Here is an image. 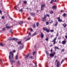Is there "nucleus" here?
<instances>
[{
	"label": "nucleus",
	"instance_id": "1",
	"mask_svg": "<svg viewBox=\"0 0 67 67\" xmlns=\"http://www.w3.org/2000/svg\"><path fill=\"white\" fill-rule=\"evenodd\" d=\"M14 57V53H12V52H9V58L10 60V63L11 64H12L13 63H15V61L14 60H11V59H13L14 58H13Z\"/></svg>",
	"mask_w": 67,
	"mask_h": 67
},
{
	"label": "nucleus",
	"instance_id": "2",
	"mask_svg": "<svg viewBox=\"0 0 67 67\" xmlns=\"http://www.w3.org/2000/svg\"><path fill=\"white\" fill-rule=\"evenodd\" d=\"M43 30L44 31H45L47 33H49V31H50L49 29H48L47 28H46V27H43Z\"/></svg>",
	"mask_w": 67,
	"mask_h": 67
},
{
	"label": "nucleus",
	"instance_id": "3",
	"mask_svg": "<svg viewBox=\"0 0 67 67\" xmlns=\"http://www.w3.org/2000/svg\"><path fill=\"white\" fill-rule=\"evenodd\" d=\"M57 40V39L56 38H54V39L52 41V42H53V44L54 45H55V44H56V41Z\"/></svg>",
	"mask_w": 67,
	"mask_h": 67
},
{
	"label": "nucleus",
	"instance_id": "4",
	"mask_svg": "<svg viewBox=\"0 0 67 67\" xmlns=\"http://www.w3.org/2000/svg\"><path fill=\"white\" fill-rule=\"evenodd\" d=\"M47 17L46 16V15H44V17L42 18V20L43 22H44V21H45L46 20V18Z\"/></svg>",
	"mask_w": 67,
	"mask_h": 67
},
{
	"label": "nucleus",
	"instance_id": "5",
	"mask_svg": "<svg viewBox=\"0 0 67 67\" xmlns=\"http://www.w3.org/2000/svg\"><path fill=\"white\" fill-rule=\"evenodd\" d=\"M57 5H54L52 7V9H54V10H56L57 9Z\"/></svg>",
	"mask_w": 67,
	"mask_h": 67
},
{
	"label": "nucleus",
	"instance_id": "6",
	"mask_svg": "<svg viewBox=\"0 0 67 67\" xmlns=\"http://www.w3.org/2000/svg\"><path fill=\"white\" fill-rule=\"evenodd\" d=\"M60 65V62L59 61H58L57 63V67H59Z\"/></svg>",
	"mask_w": 67,
	"mask_h": 67
},
{
	"label": "nucleus",
	"instance_id": "7",
	"mask_svg": "<svg viewBox=\"0 0 67 67\" xmlns=\"http://www.w3.org/2000/svg\"><path fill=\"white\" fill-rule=\"evenodd\" d=\"M44 34H43V33H42V32H41V33L40 35V37L41 38H43L44 37Z\"/></svg>",
	"mask_w": 67,
	"mask_h": 67
},
{
	"label": "nucleus",
	"instance_id": "8",
	"mask_svg": "<svg viewBox=\"0 0 67 67\" xmlns=\"http://www.w3.org/2000/svg\"><path fill=\"white\" fill-rule=\"evenodd\" d=\"M30 15L32 16H34L35 15V14L34 13H30Z\"/></svg>",
	"mask_w": 67,
	"mask_h": 67
},
{
	"label": "nucleus",
	"instance_id": "9",
	"mask_svg": "<svg viewBox=\"0 0 67 67\" xmlns=\"http://www.w3.org/2000/svg\"><path fill=\"white\" fill-rule=\"evenodd\" d=\"M57 19L58 20V21L59 22H62V20L60 19V17H58L57 18Z\"/></svg>",
	"mask_w": 67,
	"mask_h": 67
},
{
	"label": "nucleus",
	"instance_id": "10",
	"mask_svg": "<svg viewBox=\"0 0 67 67\" xmlns=\"http://www.w3.org/2000/svg\"><path fill=\"white\" fill-rule=\"evenodd\" d=\"M62 43L63 45H65L66 43V41L65 40H64L62 41Z\"/></svg>",
	"mask_w": 67,
	"mask_h": 67
},
{
	"label": "nucleus",
	"instance_id": "11",
	"mask_svg": "<svg viewBox=\"0 0 67 67\" xmlns=\"http://www.w3.org/2000/svg\"><path fill=\"white\" fill-rule=\"evenodd\" d=\"M55 26H57V25L58 23V22L57 21V20L55 21Z\"/></svg>",
	"mask_w": 67,
	"mask_h": 67
},
{
	"label": "nucleus",
	"instance_id": "12",
	"mask_svg": "<svg viewBox=\"0 0 67 67\" xmlns=\"http://www.w3.org/2000/svg\"><path fill=\"white\" fill-rule=\"evenodd\" d=\"M63 26L64 27V28H65L66 27V26H67V25L65 23L64 24H63Z\"/></svg>",
	"mask_w": 67,
	"mask_h": 67
},
{
	"label": "nucleus",
	"instance_id": "13",
	"mask_svg": "<svg viewBox=\"0 0 67 67\" xmlns=\"http://www.w3.org/2000/svg\"><path fill=\"white\" fill-rule=\"evenodd\" d=\"M50 57H54V55L53 53H51L50 54Z\"/></svg>",
	"mask_w": 67,
	"mask_h": 67
},
{
	"label": "nucleus",
	"instance_id": "14",
	"mask_svg": "<svg viewBox=\"0 0 67 67\" xmlns=\"http://www.w3.org/2000/svg\"><path fill=\"white\" fill-rule=\"evenodd\" d=\"M29 57V55L27 54L26 56L25 57V59H26V58H27Z\"/></svg>",
	"mask_w": 67,
	"mask_h": 67
},
{
	"label": "nucleus",
	"instance_id": "15",
	"mask_svg": "<svg viewBox=\"0 0 67 67\" xmlns=\"http://www.w3.org/2000/svg\"><path fill=\"white\" fill-rule=\"evenodd\" d=\"M18 45H20L22 43L21 41H19L17 42Z\"/></svg>",
	"mask_w": 67,
	"mask_h": 67
},
{
	"label": "nucleus",
	"instance_id": "16",
	"mask_svg": "<svg viewBox=\"0 0 67 67\" xmlns=\"http://www.w3.org/2000/svg\"><path fill=\"white\" fill-rule=\"evenodd\" d=\"M18 59L19 58H18V55H17L15 57V59H16V60H18Z\"/></svg>",
	"mask_w": 67,
	"mask_h": 67
},
{
	"label": "nucleus",
	"instance_id": "17",
	"mask_svg": "<svg viewBox=\"0 0 67 67\" xmlns=\"http://www.w3.org/2000/svg\"><path fill=\"white\" fill-rule=\"evenodd\" d=\"M66 59H67V58H65L64 60V59L62 61L61 64H62V63H63V62H64V61H65V60H66Z\"/></svg>",
	"mask_w": 67,
	"mask_h": 67
},
{
	"label": "nucleus",
	"instance_id": "18",
	"mask_svg": "<svg viewBox=\"0 0 67 67\" xmlns=\"http://www.w3.org/2000/svg\"><path fill=\"white\" fill-rule=\"evenodd\" d=\"M45 5H46L45 4H44L43 5H41V7H42V8L45 7Z\"/></svg>",
	"mask_w": 67,
	"mask_h": 67
},
{
	"label": "nucleus",
	"instance_id": "19",
	"mask_svg": "<svg viewBox=\"0 0 67 67\" xmlns=\"http://www.w3.org/2000/svg\"><path fill=\"white\" fill-rule=\"evenodd\" d=\"M67 14L65 13H64L63 14V16H64V17H65V16H67Z\"/></svg>",
	"mask_w": 67,
	"mask_h": 67
},
{
	"label": "nucleus",
	"instance_id": "20",
	"mask_svg": "<svg viewBox=\"0 0 67 67\" xmlns=\"http://www.w3.org/2000/svg\"><path fill=\"white\" fill-rule=\"evenodd\" d=\"M14 38H12L11 39H8L7 40V41H9V40L10 41H11V40H12V41H13V40H14Z\"/></svg>",
	"mask_w": 67,
	"mask_h": 67
},
{
	"label": "nucleus",
	"instance_id": "21",
	"mask_svg": "<svg viewBox=\"0 0 67 67\" xmlns=\"http://www.w3.org/2000/svg\"><path fill=\"white\" fill-rule=\"evenodd\" d=\"M37 35V33H35L32 35V37H33V36H35V35Z\"/></svg>",
	"mask_w": 67,
	"mask_h": 67
},
{
	"label": "nucleus",
	"instance_id": "22",
	"mask_svg": "<svg viewBox=\"0 0 67 67\" xmlns=\"http://www.w3.org/2000/svg\"><path fill=\"white\" fill-rule=\"evenodd\" d=\"M53 13H54V12H53V10H51L50 11V14H53Z\"/></svg>",
	"mask_w": 67,
	"mask_h": 67
},
{
	"label": "nucleus",
	"instance_id": "23",
	"mask_svg": "<svg viewBox=\"0 0 67 67\" xmlns=\"http://www.w3.org/2000/svg\"><path fill=\"white\" fill-rule=\"evenodd\" d=\"M17 65H19V64H20V62L19 60H18V62H17Z\"/></svg>",
	"mask_w": 67,
	"mask_h": 67
},
{
	"label": "nucleus",
	"instance_id": "24",
	"mask_svg": "<svg viewBox=\"0 0 67 67\" xmlns=\"http://www.w3.org/2000/svg\"><path fill=\"white\" fill-rule=\"evenodd\" d=\"M55 49H60L58 47H54Z\"/></svg>",
	"mask_w": 67,
	"mask_h": 67
},
{
	"label": "nucleus",
	"instance_id": "25",
	"mask_svg": "<svg viewBox=\"0 0 67 67\" xmlns=\"http://www.w3.org/2000/svg\"><path fill=\"white\" fill-rule=\"evenodd\" d=\"M46 15V16H48V18H50V16H49V15L47 14L46 15Z\"/></svg>",
	"mask_w": 67,
	"mask_h": 67
},
{
	"label": "nucleus",
	"instance_id": "26",
	"mask_svg": "<svg viewBox=\"0 0 67 67\" xmlns=\"http://www.w3.org/2000/svg\"><path fill=\"white\" fill-rule=\"evenodd\" d=\"M65 51V49H62L61 52H64Z\"/></svg>",
	"mask_w": 67,
	"mask_h": 67
},
{
	"label": "nucleus",
	"instance_id": "27",
	"mask_svg": "<svg viewBox=\"0 0 67 67\" xmlns=\"http://www.w3.org/2000/svg\"><path fill=\"white\" fill-rule=\"evenodd\" d=\"M36 25L37 27H38V25H39V23L38 22L37 23H36Z\"/></svg>",
	"mask_w": 67,
	"mask_h": 67
},
{
	"label": "nucleus",
	"instance_id": "28",
	"mask_svg": "<svg viewBox=\"0 0 67 67\" xmlns=\"http://www.w3.org/2000/svg\"><path fill=\"white\" fill-rule=\"evenodd\" d=\"M31 39V38H27V39H26L25 41H29V40H30Z\"/></svg>",
	"mask_w": 67,
	"mask_h": 67
},
{
	"label": "nucleus",
	"instance_id": "29",
	"mask_svg": "<svg viewBox=\"0 0 67 67\" xmlns=\"http://www.w3.org/2000/svg\"><path fill=\"white\" fill-rule=\"evenodd\" d=\"M54 1V0H52L50 2V4H51V3H53V2Z\"/></svg>",
	"mask_w": 67,
	"mask_h": 67
},
{
	"label": "nucleus",
	"instance_id": "30",
	"mask_svg": "<svg viewBox=\"0 0 67 67\" xmlns=\"http://www.w3.org/2000/svg\"><path fill=\"white\" fill-rule=\"evenodd\" d=\"M46 25H48L49 24V22L48 21H47L46 22Z\"/></svg>",
	"mask_w": 67,
	"mask_h": 67
},
{
	"label": "nucleus",
	"instance_id": "31",
	"mask_svg": "<svg viewBox=\"0 0 67 67\" xmlns=\"http://www.w3.org/2000/svg\"><path fill=\"white\" fill-rule=\"evenodd\" d=\"M0 46H4V45L2 43H0Z\"/></svg>",
	"mask_w": 67,
	"mask_h": 67
},
{
	"label": "nucleus",
	"instance_id": "32",
	"mask_svg": "<svg viewBox=\"0 0 67 67\" xmlns=\"http://www.w3.org/2000/svg\"><path fill=\"white\" fill-rule=\"evenodd\" d=\"M20 11L21 13H22V12L23 11V10L22 9H20L19 10V12H20Z\"/></svg>",
	"mask_w": 67,
	"mask_h": 67
},
{
	"label": "nucleus",
	"instance_id": "33",
	"mask_svg": "<svg viewBox=\"0 0 67 67\" xmlns=\"http://www.w3.org/2000/svg\"><path fill=\"white\" fill-rule=\"evenodd\" d=\"M30 30L31 32H33V29H32L31 28H30Z\"/></svg>",
	"mask_w": 67,
	"mask_h": 67
},
{
	"label": "nucleus",
	"instance_id": "34",
	"mask_svg": "<svg viewBox=\"0 0 67 67\" xmlns=\"http://www.w3.org/2000/svg\"><path fill=\"white\" fill-rule=\"evenodd\" d=\"M33 57L32 56H31L29 58H31V59H33Z\"/></svg>",
	"mask_w": 67,
	"mask_h": 67
},
{
	"label": "nucleus",
	"instance_id": "35",
	"mask_svg": "<svg viewBox=\"0 0 67 67\" xmlns=\"http://www.w3.org/2000/svg\"><path fill=\"white\" fill-rule=\"evenodd\" d=\"M24 3L25 4H26L27 3V2L26 1H24Z\"/></svg>",
	"mask_w": 67,
	"mask_h": 67
},
{
	"label": "nucleus",
	"instance_id": "36",
	"mask_svg": "<svg viewBox=\"0 0 67 67\" xmlns=\"http://www.w3.org/2000/svg\"><path fill=\"white\" fill-rule=\"evenodd\" d=\"M18 39L14 38V40L16 42L18 41Z\"/></svg>",
	"mask_w": 67,
	"mask_h": 67
},
{
	"label": "nucleus",
	"instance_id": "37",
	"mask_svg": "<svg viewBox=\"0 0 67 67\" xmlns=\"http://www.w3.org/2000/svg\"><path fill=\"white\" fill-rule=\"evenodd\" d=\"M23 23V21H21L20 22L19 24H22Z\"/></svg>",
	"mask_w": 67,
	"mask_h": 67
},
{
	"label": "nucleus",
	"instance_id": "38",
	"mask_svg": "<svg viewBox=\"0 0 67 67\" xmlns=\"http://www.w3.org/2000/svg\"><path fill=\"white\" fill-rule=\"evenodd\" d=\"M2 18V19H4V16H3L1 17Z\"/></svg>",
	"mask_w": 67,
	"mask_h": 67
},
{
	"label": "nucleus",
	"instance_id": "39",
	"mask_svg": "<svg viewBox=\"0 0 67 67\" xmlns=\"http://www.w3.org/2000/svg\"><path fill=\"white\" fill-rule=\"evenodd\" d=\"M24 46H23L21 47V49H23V47H24Z\"/></svg>",
	"mask_w": 67,
	"mask_h": 67
},
{
	"label": "nucleus",
	"instance_id": "40",
	"mask_svg": "<svg viewBox=\"0 0 67 67\" xmlns=\"http://www.w3.org/2000/svg\"><path fill=\"white\" fill-rule=\"evenodd\" d=\"M45 40L46 41H48V38H46L45 39Z\"/></svg>",
	"mask_w": 67,
	"mask_h": 67
},
{
	"label": "nucleus",
	"instance_id": "41",
	"mask_svg": "<svg viewBox=\"0 0 67 67\" xmlns=\"http://www.w3.org/2000/svg\"><path fill=\"white\" fill-rule=\"evenodd\" d=\"M50 32H52V33H53V32H54V30H50Z\"/></svg>",
	"mask_w": 67,
	"mask_h": 67
},
{
	"label": "nucleus",
	"instance_id": "42",
	"mask_svg": "<svg viewBox=\"0 0 67 67\" xmlns=\"http://www.w3.org/2000/svg\"><path fill=\"white\" fill-rule=\"evenodd\" d=\"M65 12V10H61V12Z\"/></svg>",
	"mask_w": 67,
	"mask_h": 67
},
{
	"label": "nucleus",
	"instance_id": "43",
	"mask_svg": "<svg viewBox=\"0 0 67 67\" xmlns=\"http://www.w3.org/2000/svg\"><path fill=\"white\" fill-rule=\"evenodd\" d=\"M35 54V51L33 52L32 54L33 55H34Z\"/></svg>",
	"mask_w": 67,
	"mask_h": 67
},
{
	"label": "nucleus",
	"instance_id": "44",
	"mask_svg": "<svg viewBox=\"0 0 67 67\" xmlns=\"http://www.w3.org/2000/svg\"><path fill=\"white\" fill-rule=\"evenodd\" d=\"M16 6H15V7H14V9H16V10H17V8H16Z\"/></svg>",
	"mask_w": 67,
	"mask_h": 67
},
{
	"label": "nucleus",
	"instance_id": "45",
	"mask_svg": "<svg viewBox=\"0 0 67 67\" xmlns=\"http://www.w3.org/2000/svg\"><path fill=\"white\" fill-rule=\"evenodd\" d=\"M0 13L1 14H2V11L1 10H0Z\"/></svg>",
	"mask_w": 67,
	"mask_h": 67
},
{
	"label": "nucleus",
	"instance_id": "46",
	"mask_svg": "<svg viewBox=\"0 0 67 67\" xmlns=\"http://www.w3.org/2000/svg\"><path fill=\"white\" fill-rule=\"evenodd\" d=\"M34 27V28H35L36 27V26H35V24H34L33 25Z\"/></svg>",
	"mask_w": 67,
	"mask_h": 67
},
{
	"label": "nucleus",
	"instance_id": "47",
	"mask_svg": "<svg viewBox=\"0 0 67 67\" xmlns=\"http://www.w3.org/2000/svg\"><path fill=\"white\" fill-rule=\"evenodd\" d=\"M41 10L42 11H43V7H41Z\"/></svg>",
	"mask_w": 67,
	"mask_h": 67
},
{
	"label": "nucleus",
	"instance_id": "48",
	"mask_svg": "<svg viewBox=\"0 0 67 67\" xmlns=\"http://www.w3.org/2000/svg\"><path fill=\"white\" fill-rule=\"evenodd\" d=\"M56 36H58V32H57V34L56 35Z\"/></svg>",
	"mask_w": 67,
	"mask_h": 67
},
{
	"label": "nucleus",
	"instance_id": "49",
	"mask_svg": "<svg viewBox=\"0 0 67 67\" xmlns=\"http://www.w3.org/2000/svg\"><path fill=\"white\" fill-rule=\"evenodd\" d=\"M5 30V28H3V31H4Z\"/></svg>",
	"mask_w": 67,
	"mask_h": 67
},
{
	"label": "nucleus",
	"instance_id": "50",
	"mask_svg": "<svg viewBox=\"0 0 67 67\" xmlns=\"http://www.w3.org/2000/svg\"><path fill=\"white\" fill-rule=\"evenodd\" d=\"M10 33H12V30L10 31Z\"/></svg>",
	"mask_w": 67,
	"mask_h": 67
},
{
	"label": "nucleus",
	"instance_id": "51",
	"mask_svg": "<svg viewBox=\"0 0 67 67\" xmlns=\"http://www.w3.org/2000/svg\"><path fill=\"white\" fill-rule=\"evenodd\" d=\"M26 37H24V40H26Z\"/></svg>",
	"mask_w": 67,
	"mask_h": 67
},
{
	"label": "nucleus",
	"instance_id": "52",
	"mask_svg": "<svg viewBox=\"0 0 67 67\" xmlns=\"http://www.w3.org/2000/svg\"><path fill=\"white\" fill-rule=\"evenodd\" d=\"M55 54H56L55 52H54L53 53V55H55Z\"/></svg>",
	"mask_w": 67,
	"mask_h": 67
},
{
	"label": "nucleus",
	"instance_id": "53",
	"mask_svg": "<svg viewBox=\"0 0 67 67\" xmlns=\"http://www.w3.org/2000/svg\"><path fill=\"white\" fill-rule=\"evenodd\" d=\"M13 53H15V51L14 50H13Z\"/></svg>",
	"mask_w": 67,
	"mask_h": 67
},
{
	"label": "nucleus",
	"instance_id": "54",
	"mask_svg": "<svg viewBox=\"0 0 67 67\" xmlns=\"http://www.w3.org/2000/svg\"><path fill=\"white\" fill-rule=\"evenodd\" d=\"M65 38H66L67 39V35H66L65 36Z\"/></svg>",
	"mask_w": 67,
	"mask_h": 67
},
{
	"label": "nucleus",
	"instance_id": "55",
	"mask_svg": "<svg viewBox=\"0 0 67 67\" xmlns=\"http://www.w3.org/2000/svg\"><path fill=\"white\" fill-rule=\"evenodd\" d=\"M6 28H8V29H9V28H10V27L8 26H7Z\"/></svg>",
	"mask_w": 67,
	"mask_h": 67
},
{
	"label": "nucleus",
	"instance_id": "56",
	"mask_svg": "<svg viewBox=\"0 0 67 67\" xmlns=\"http://www.w3.org/2000/svg\"><path fill=\"white\" fill-rule=\"evenodd\" d=\"M53 22V21H51L50 22V24H51V23H52Z\"/></svg>",
	"mask_w": 67,
	"mask_h": 67
},
{
	"label": "nucleus",
	"instance_id": "57",
	"mask_svg": "<svg viewBox=\"0 0 67 67\" xmlns=\"http://www.w3.org/2000/svg\"><path fill=\"white\" fill-rule=\"evenodd\" d=\"M58 39H59V40H60V39H61V37H59L58 38Z\"/></svg>",
	"mask_w": 67,
	"mask_h": 67
},
{
	"label": "nucleus",
	"instance_id": "58",
	"mask_svg": "<svg viewBox=\"0 0 67 67\" xmlns=\"http://www.w3.org/2000/svg\"><path fill=\"white\" fill-rule=\"evenodd\" d=\"M0 61L1 62L2 64H3V63L2 62V60H0Z\"/></svg>",
	"mask_w": 67,
	"mask_h": 67
},
{
	"label": "nucleus",
	"instance_id": "59",
	"mask_svg": "<svg viewBox=\"0 0 67 67\" xmlns=\"http://www.w3.org/2000/svg\"><path fill=\"white\" fill-rule=\"evenodd\" d=\"M58 61V60H56L55 61V63H56V62H57Z\"/></svg>",
	"mask_w": 67,
	"mask_h": 67
},
{
	"label": "nucleus",
	"instance_id": "60",
	"mask_svg": "<svg viewBox=\"0 0 67 67\" xmlns=\"http://www.w3.org/2000/svg\"><path fill=\"white\" fill-rule=\"evenodd\" d=\"M52 46H53V45H52V44L50 45V47H51Z\"/></svg>",
	"mask_w": 67,
	"mask_h": 67
},
{
	"label": "nucleus",
	"instance_id": "61",
	"mask_svg": "<svg viewBox=\"0 0 67 67\" xmlns=\"http://www.w3.org/2000/svg\"><path fill=\"white\" fill-rule=\"evenodd\" d=\"M51 52H53V50H52V49H51Z\"/></svg>",
	"mask_w": 67,
	"mask_h": 67
},
{
	"label": "nucleus",
	"instance_id": "62",
	"mask_svg": "<svg viewBox=\"0 0 67 67\" xmlns=\"http://www.w3.org/2000/svg\"><path fill=\"white\" fill-rule=\"evenodd\" d=\"M57 1V0H55L54 1V2H56Z\"/></svg>",
	"mask_w": 67,
	"mask_h": 67
},
{
	"label": "nucleus",
	"instance_id": "63",
	"mask_svg": "<svg viewBox=\"0 0 67 67\" xmlns=\"http://www.w3.org/2000/svg\"><path fill=\"white\" fill-rule=\"evenodd\" d=\"M57 57L56 56H55L54 57V59H55Z\"/></svg>",
	"mask_w": 67,
	"mask_h": 67
},
{
	"label": "nucleus",
	"instance_id": "64",
	"mask_svg": "<svg viewBox=\"0 0 67 67\" xmlns=\"http://www.w3.org/2000/svg\"><path fill=\"white\" fill-rule=\"evenodd\" d=\"M29 35H31V33L30 32L29 34Z\"/></svg>",
	"mask_w": 67,
	"mask_h": 67
}]
</instances>
